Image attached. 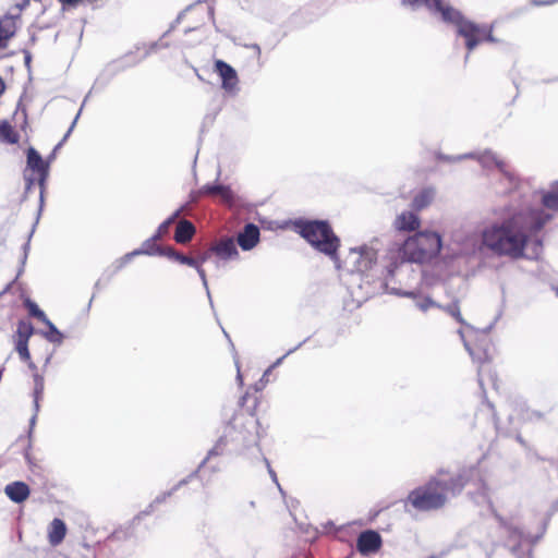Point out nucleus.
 I'll use <instances>...</instances> for the list:
<instances>
[{
    "mask_svg": "<svg viewBox=\"0 0 558 558\" xmlns=\"http://www.w3.org/2000/svg\"><path fill=\"white\" fill-rule=\"evenodd\" d=\"M550 217L527 206H510L505 210L502 220L483 230L482 242L497 255L519 258L525 255L531 232L541 229Z\"/></svg>",
    "mask_w": 558,
    "mask_h": 558,
    "instance_id": "obj_1",
    "label": "nucleus"
},
{
    "mask_svg": "<svg viewBox=\"0 0 558 558\" xmlns=\"http://www.w3.org/2000/svg\"><path fill=\"white\" fill-rule=\"evenodd\" d=\"M442 247L441 236L435 231H421L409 236L402 246L389 250L392 263L388 272L392 274L398 264L403 262L427 263L438 256Z\"/></svg>",
    "mask_w": 558,
    "mask_h": 558,
    "instance_id": "obj_2",
    "label": "nucleus"
},
{
    "mask_svg": "<svg viewBox=\"0 0 558 558\" xmlns=\"http://www.w3.org/2000/svg\"><path fill=\"white\" fill-rule=\"evenodd\" d=\"M402 4L412 9L424 4L429 10L439 12L445 22L457 26L459 35L465 38L469 51L473 50L483 40L495 41V38L492 36V26H481L464 20L459 11L452 7L445 5L440 0H402Z\"/></svg>",
    "mask_w": 558,
    "mask_h": 558,
    "instance_id": "obj_3",
    "label": "nucleus"
},
{
    "mask_svg": "<svg viewBox=\"0 0 558 558\" xmlns=\"http://www.w3.org/2000/svg\"><path fill=\"white\" fill-rule=\"evenodd\" d=\"M300 234L316 250L335 257L339 240L324 221H311L299 225Z\"/></svg>",
    "mask_w": 558,
    "mask_h": 558,
    "instance_id": "obj_4",
    "label": "nucleus"
},
{
    "mask_svg": "<svg viewBox=\"0 0 558 558\" xmlns=\"http://www.w3.org/2000/svg\"><path fill=\"white\" fill-rule=\"evenodd\" d=\"M456 492L454 486H449L444 480L430 482L426 487L413 490L408 500L417 510H432L441 507L446 500V493Z\"/></svg>",
    "mask_w": 558,
    "mask_h": 558,
    "instance_id": "obj_5",
    "label": "nucleus"
},
{
    "mask_svg": "<svg viewBox=\"0 0 558 558\" xmlns=\"http://www.w3.org/2000/svg\"><path fill=\"white\" fill-rule=\"evenodd\" d=\"M377 257L374 248L361 246L351 248L344 259V268L350 272H366L372 269Z\"/></svg>",
    "mask_w": 558,
    "mask_h": 558,
    "instance_id": "obj_6",
    "label": "nucleus"
},
{
    "mask_svg": "<svg viewBox=\"0 0 558 558\" xmlns=\"http://www.w3.org/2000/svg\"><path fill=\"white\" fill-rule=\"evenodd\" d=\"M27 168L37 174L40 184H43L48 175L49 163L43 160L34 148L27 150Z\"/></svg>",
    "mask_w": 558,
    "mask_h": 558,
    "instance_id": "obj_7",
    "label": "nucleus"
},
{
    "mask_svg": "<svg viewBox=\"0 0 558 558\" xmlns=\"http://www.w3.org/2000/svg\"><path fill=\"white\" fill-rule=\"evenodd\" d=\"M215 66L222 80V87L229 92L234 90L238 85L235 70L221 60L216 61Z\"/></svg>",
    "mask_w": 558,
    "mask_h": 558,
    "instance_id": "obj_8",
    "label": "nucleus"
},
{
    "mask_svg": "<svg viewBox=\"0 0 558 558\" xmlns=\"http://www.w3.org/2000/svg\"><path fill=\"white\" fill-rule=\"evenodd\" d=\"M180 211H175L170 218H168L166 221H163L159 227H158V230L156 232V234L153 236L151 240L145 242L142 246L141 250L138 251H135L133 252L130 256L132 255H138V254H154V251H151V245H153V242L157 239H160L161 236H163L165 234L168 233V230H169V227L172 225V222L177 219V217L179 216Z\"/></svg>",
    "mask_w": 558,
    "mask_h": 558,
    "instance_id": "obj_9",
    "label": "nucleus"
},
{
    "mask_svg": "<svg viewBox=\"0 0 558 558\" xmlns=\"http://www.w3.org/2000/svg\"><path fill=\"white\" fill-rule=\"evenodd\" d=\"M379 546L380 536L374 531L364 532L359 537L357 547L362 554L374 553Z\"/></svg>",
    "mask_w": 558,
    "mask_h": 558,
    "instance_id": "obj_10",
    "label": "nucleus"
},
{
    "mask_svg": "<svg viewBox=\"0 0 558 558\" xmlns=\"http://www.w3.org/2000/svg\"><path fill=\"white\" fill-rule=\"evenodd\" d=\"M211 252L221 260L233 259L238 256V250L232 239H223L213 246Z\"/></svg>",
    "mask_w": 558,
    "mask_h": 558,
    "instance_id": "obj_11",
    "label": "nucleus"
},
{
    "mask_svg": "<svg viewBox=\"0 0 558 558\" xmlns=\"http://www.w3.org/2000/svg\"><path fill=\"white\" fill-rule=\"evenodd\" d=\"M5 495L16 504L23 502L29 496V487L24 482H13L4 488Z\"/></svg>",
    "mask_w": 558,
    "mask_h": 558,
    "instance_id": "obj_12",
    "label": "nucleus"
},
{
    "mask_svg": "<svg viewBox=\"0 0 558 558\" xmlns=\"http://www.w3.org/2000/svg\"><path fill=\"white\" fill-rule=\"evenodd\" d=\"M393 226L399 231H414L420 227V219L415 214L404 211L397 216Z\"/></svg>",
    "mask_w": 558,
    "mask_h": 558,
    "instance_id": "obj_13",
    "label": "nucleus"
},
{
    "mask_svg": "<svg viewBox=\"0 0 558 558\" xmlns=\"http://www.w3.org/2000/svg\"><path fill=\"white\" fill-rule=\"evenodd\" d=\"M259 239V230L254 225H247L243 232L238 236L239 245L247 251L253 248Z\"/></svg>",
    "mask_w": 558,
    "mask_h": 558,
    "instance_id": "obj_14",
    "label": "nucleus"
},
{
    "mask_svg": "<svg viewBox=\"0 0 558 558\" xmlns=\"http://www.w3.org/2000/svg\"><path fill=\"white\" fill-rule=\"evenodd\" d=\"M480 162L483 167H490L492 165H494L496 168L500 170V172L509 182H512L514 180L513 175L508 171L507 165L502 160L498 159L490 151H486L483 155H481Z\"/></svg>",
    "mask_w": 558,
    "mask_h": 558,
    "instance_id": "obj_15",
    "label": "nucleus"
},
{
    "mask_svg": "<svg viewBox=\"0 0 558 558\" xmlns=\"http://www.w3.org/2000/svg\"><path fill=\"white\" fill-rule=\"evenodd\" d=\"M16 21L13 16H4L0 20V48L7 46V41L15 34Z\"/></svg>",
    "mask_w": 558,
    "mask_h": 558,
    "instance_id": "obj_16",
    "label": "nucleus"
},
{
    "mask_svg": "<svg viewBox=\"0 0 558 558\" xmlns=\"http://www.w3.org/2000/svg\"><path fill=\"white\" fill-rule=\"evenodd\" d=\"M65 533L66 526L64 522L60 519H53L48 531L49 543L52 546L59 545L63 541Z\"/></svg>",
    "mask_w": 558,
    "mask_h": 558,
    "instance_id": "obj_17",
    "label": "nucleus"
},
{
    "mask_svg": "<svg viewBox=\"0 0 558 558\" xmlns=\"http://www.w3.org/2000/svg\"><path fill=\"white\" fill-rule=\"evenodd\" d=\"M194 233V226L187 220H182L178 223L174 238L179 243H186L192 239Z\"/></svg>",
    "mask_w": 558,
    "mask_h": 558,
    "instance_id": "obj_18",
    "label": "nucleus"
},
{
    "mask_svg": "<svg viewBox=\"0 0 558 558\" xmlns=\"http://www.w3.org/2000/svg\"><path fill=\"white\" fill-rule=\"evenodd\" d=\"M167 254H168V256H170V257L177 259L178 262H180L181 264H185V265L195 267L197 269L198 275L201 276V278L203 280V283H204L205 288L207 289V280H206L205 271L199 266L197 260H195V259H193L191 257L178 254V253L173 252L172 250H169V252Z\"/></svg>",
    "mask_w": 558,
    "mask_h": 558,
    "instance_id": "obj_19",
    "label": "nucleus"
},
{
    "mask_svg": "<svg viewBox=\"0 0 558 558\" xmlns=\"http://www.w3.org/2000/svg\"><path fill=\"white\" fill-rule=\"evenodd\" d=\"M459 335L464 341L466 350L475 361L483 363L489 360V353L485 348H471L464 338V331L462 329L459 330Z\"/></svg>",
    "mask_w": 558,
    "mask_h": 558,
    "instance_id": "obj_20",
    "label": "nucleus"
},
{
    "mask_svg": "<svg viewBox=\"0 0 558 558\" xmlns=\"http://www.w3.org/2000/svg\"><path fill=\"white\" fill-rule=\"evenodd\" d=\"M435 193L433 190L427 189L420 192L413 201V206L416 209H422L430 204V202L434 199Z\"/></svg>",
    "mask_w": 558,
    "mask_h": 558,
    "instance_id": "obj_21",
    "label": "nucleus"
},
{
    "mask_svg": "<svg viewBox=\"0 0 558 558\" xmlns=\"http://www.w3.org/2000/svg\"><path fill=\"white\" fill-rule=\"evenodd\" d=\"M542 199L546 209L558 211V190L544 194Z\"/></svg>",
    "mask_w": 558,
    "mask_h": 558,
    "instance_id": "obj_22",
    "label": "nucleus"
},
{
    "mask_svg": "<svg viewBox=\"0 0 558 558\" xmlns=\"http://www.w3.org/2000/svg\"><path fill=\"white\" fill-rule=\"evenodd\" d=\"M16 351H17L20 357L23 361L28 362V366L32 369H34L35 366L31 362V354H29V351H28V340H16Z\"/></svg>",
    "mask_w": 558,
    "mask_h": 558,
    "instance_id": "obj_23",
    "label": "nucleus"
},
{
    "mask_svg": "<svg viewBox=\"0 0 558 558\" xmlns=\"http://www.w3.org/2000/svg\"><path fill=\"white\" fill-rule=\"evenodd\" d=\"M25 305L27 306L31 315L41 320L45 325H50V320L47 318L46 314L34 302L26 300Z\"/></svg>",
    "mask_w": 558,
    "mask_h": 558,
    "instance_id": "obj_24",
    "label": "nucleus"
},
{
    "mask_svg": "<svg viewBox=\"0 0 558 558\" xmlns=\"http://www.w3.org/2000/svg\"><path fill=\"white\" fill-rule=\"evenodd\" d=\"M208 191L211 193V194H218L221 196V198L229 203L232 201L233 198V195H232V192L231 190L228 187V186H223V185H216V186H211L208 189Z\"/></svg>",
    "mask_w": 558,
    "mask_h": 558,
    "instance_id": "obj_25",
    "label": "nucleus"
},
{
    "mask_svg": "<svg viewBox=\"0 0 558 558\" xmlns=\"http://www.w3.org/2000/svg\"><path fill=\"white\" fill-rule=\"evenodd\" d=\"M33 335V326L26 322H20L17 326V340H28Z\"/></svg>",
    "mask_w": 558,
    "mask_h": 558,
    "instance_id": "obj_26",
    "label": "nucleus"
},
{
    "mask_svg": "<svg viewBox=\"0 0 558 558\" xmlns=\"http://www.w3.org/2000/svg\"><path fill=\"white\" fill-rule=\"evenodd\" d=\"M415 305L418 307L422 312H426L430 307L438 306L435 302H433L428 298L423 296H414Z\"/></svg>",
    "mask_w": 558,
    "mask_h": 558,
    "instance_id": "obj_27",
    "label": "nucleus"
},
{
    "mask_svg": "<svg viewBox=\"0 0 558 558\" xmlns=\"http://www.w3.org/2000/svg\"><path fill=\"white\" fill-rule=\"evenodd\" d=\"M445 311L450 314L453 318H456V320L458 323H460L461 325H465L466 327H469L464 319L462 318L461 316V313H460V308L457 304H452V305H449L447 307H445Z\"/></svg>",
    "mask_w": 558,
    "mask_h": 558,
    "instance_id": "obj_28",
    "label": "nucleus"
},
{
    "mask_svg": "<svg viewBox=\"0 0 558 558\" xmlns=\"http://www.w3.org/2000/svg\"><path fill=\"white\" fill-rule=\"evenodd\" d=\"M49 328V332L45 333V337L51 342H60L62 339L61 333L56 326L50 322V325H46Z\"/></svg>",
    "mask_w": 558,
    "mask_h": 558,
    "instance_id": "obj_29",
    "label": "nucleus"
},
{
    "mask_svg": "<svg viewBox=\"0 0 558 558\" xmlns=\"http://www.w3.org/2000/svg\"><path fill=\"white\" fill-rule=\"evenodd\" d=\"M34 379H35V393L37 397L44 390V378L39 375H35Z\"/></svg>",
    "mask_w": 558,
    "mask_h": 558,
    "instance_id": "obj_30",
    "label": "nucleus"
},
{
    "mask_svg": "<svg viewBox=\"0 0 558 558\" xmlns=\"http://www.w3.org/2000/svg\"><path fill=\"white\" fill-rule=\"evenodd\" d=\"M58 1L61 2L64 5L75 7L78 3L83 2L84 0H58Z\"/></svg>",
    "mask_w": 558,
    "mask_h": 558,
    "instance_id": "obj_31",
    "label": "nucleus"
},
{
    "mask_svg": "<svg viewBox=\"0 0 558 558\" xmlns=\"http://www.w3.org/2000/svg\"><path fill=\"white\" fill-rule=\"evenodd\" d=\"M3 130L7 132V136H8L9 141L11 143H15L16 142V137L15 136L11 137V134L13 133L11 126L5 125V126H3Z\"/></svg>",
    "mask_w": 558,
    "mask_h": 558,
    "instance_id": "obj_32",
    "label": "nucleus"
},
{
    "mask_svg": "<svg viewBox=\"0 0 558 558\" xmlns=\"http://www.w3.org/2000/svg\"><path fill=\"white\" fill-rule=\"evenodd\" d=\"M78 116H80V114H77V116L75 117V119H74L73 123L71 124V128L69 129L68 133H66V134H65V136H64V140H66V137L69 136V134L72 132V130H73V128H74V125H75V123H76V121H77V119H78Z\"/></svg>",
    "mask_w": 558,
    "mask_h": 558,
    "instance_id": "obj_33",
    "label": "nucleus"
},
{
    "mask_svg": "<svg viewBox=\"0 0 558 558\" xmlns=\"http://www.w3.org/2000/svg\"><path fill=\"white\" fill-rule=\"evenodd\" d=\"M235 365H236V368H238V376H236V377H238V380H239V383H240V384H242V375H241V373H240V366H239V363H238V362H235Z\"/></svg>",
    "mask_w": 558,
    "mask_h": 558,
    "instance_id": "obj_34",
    "label": "nucleus"
},
{
    "mask_svg": "<svg viewBox=\"0 0 558 558\" xmlns=\"http://www.w3.org/2000/svg\"><path fill=\"white\" fill-rule=\"evenodd\" d=\"M4 88H5L4 83H3L2 78L0 77V95H2V93L4 92Z\"/></svg>",
    "mask_w": 558,
    "mask_h": 558,
    "instance_id": "obj_35",
    "label": "nucleus"
},
{
    "mask_svg": "<svg viewBox=\"0 0 558 558\" xmlns=\"http://www.w3.org/2000/svg\"><path fill=\"white\" fill-rule=\"evenodd\" d=\"M210 257V253H206L204 254V256L202 257L201 262L204 263L205 260H207L208 258Z\"/></svg>",
    "mask_w": 558,
    "mask_h": 558,
    "instance_id": "obj_36",
    "label": "nucleus"
},
{
    "mask_svg": "<svg viewBox=\"0 0 558 558\" xmlns=\"http://www.w3.org/2000/svg\"><path fill=\"white\" fill-rule=\"evenodd\" d=\"M270 474H271V476H272L274 481H276V480H277V478H276V474H275L272 471H270Z\"/></svg>",
    "mask_w": 558,
    "mask_h": 558,
    "instance_id": "obj_37",
    "label": "nucleus"
}]
</instances>
